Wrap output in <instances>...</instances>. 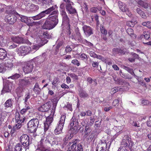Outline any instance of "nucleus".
<instances>
[{"label":"nucleus","instance_id":"0eeeda50","mask_svg":"<svg viewBox=\"0 0 151 151\" xmlns=\"http://www.w3.org/2000/svg\"><path fill=\"white\" fill-rule=\"evenodd\" d=\"M69 145L70 147L68 148L67 151H83L82 146L80 144H78L77 146L76 141L70 142Z\"/></svg>","mask_w":151,"mask_h":151},{"label":"nucleus","instance_id":"f704fd0d","mask_svg":"<svg viewBox=\"0 0 151 151\" xmlns=\"http://www.w3.org/2000/svg\"><path fill=\"white\" fill-rule=\"evenodd\" d=\"M126 139H123L122 142L121 143V144L123 146V147H127V146L129 143V140L127 139H128V137L126 136Z\"/></svg>","mask_w":151,"mask_h":151},{"label":"nucleus","instance_id":"5fc2aeb1","mask_svg":"<svg viewBox=\"0 0 151 151\" xmlns=\"http://www.w3.org/2000/svg\"><path fill=\"white\" fill-rule=\"evenodd\" d=\"M101 31V33L105 35H106L107 34V31L103 28V27L101 26L100 27Z\"/></svg>","mask_w":151,"mask_h":151},{"label":"nucleus","instance_id":"473e14b6","mask_svg":"<svg viewBox=\"0 0 151 151\" xmlns=\"http://www.w3.org/2000/svg\"><path fill=\"white\" fill-rule=\"evenodd\" d=\"M32 108V107L31 106H28L27 104H25V108L21 110L20 113L22 114H23Z\"/></svg>","mask_w":151,"mask_h":151},{"label":"nucleus","instance_id":"69168bd1","mask_svg":"<svg viewBox=\"0 0 151 151\" xmlns=\"http://www.w3.org/2000/svg\"><path fill=\"white\" fill-rule=\"evenodd\" d=\"M147 125L148 127H151V116L147 122Z\"/></svg>","mask_w":151,"mask_h":151},{"label":"nucleus","instance_id":"ddd939ff","mask_svg":"<svg viewBox=\"0 0 151 151\" xmlns=\"http://www.w3.org/2000/svg\"><path fill=\"white\" fill-rule=\"evenodd\" d=\"M58 12L57 11H53L51 14V15H54L50 17L48 19L51 21V22L53 23L54 24L56 25L57 24L58 22Z\"/></svg>","mask_w":151,"mask_h":151},{"label":"nucleus","instance_id":"7ed1b4c3","mask_svg":"<svg viewBox=\"0 0 151 151\" xmlns=\"http://www.w3.org/2000/svg\"><path fill=\"white\" fill-rule=\"evenodd\" d=\"M53 138L52 137V135L49 134L46 137L42 138L40 142L38 143L37 150L40 151H46L47 149L43 145L44 143L49 142L51 141H53Z\"/></svg>","mask_w":151,"mask_h":151},{"label":"nucleus","instance_id":"393cba45","mask_svg":"<svg viewBox=\"0 0 151 151\" xmlns=\"http://www.w3.org/2000/svg\"><path fill=\"white\" fill-rule=\"evenodd\" d=\"M56 7V5L52 6L51 7L48 8L45 11L42 12L44 14V16H45L46 14H48L51 13V14L53 11H55V10Z\"/></svg>","mask_w":151,"mask_h":151},{"label":"nucleus","instance_id":"4468645a","mask_svg":"<svg viewBox=\"0 0 151 151\" xmlns=\"http://www.w3.org/2000/svg\"><path fill=\"white\" fill-rule=\"evenodd\" d=\"M56 25L48 19H47L44 22L43 26L44 29H50L54 28Z\"/></svg>","mask_w":151,"mask_h":151},{"label":"nucleus","instance_id":"603ef678","mask_svg":"<svg viewBox=\"0 0 151 151\" xmlns=\"http://www.w3.org/2000/svg\"><path fill=\"white\" fill-rule=\"evenodd\" d=\"M141 104L142 105H146L149 104V101L146 100L142 99L141 100Z\"/></svg>","mask_w":151,"mask_h":151},{"label":"nucleus","instance_id":"4d7b16f0","mask_svg":"<svg viewBox=\"0 0 151 151\" xmlns=\"http://www.w3.org/2000/svg\"><path fill=\"white\" fill-rule=\"evenodd\" d=\"M79 57L81 58L82 60L87 59V57L85 54H81L79 55Z\"/></svg>","mask_w":151,"mask_h":151},{"label":"nucleus","instance_id":"4c0bfd02","mask_svg":"<svg viewBox=\"0 0 151 151\" xmlns=\"http://www.w3.org/2000/svg\"><path fill=\"white\" fill-rule=\"evenodd\" d=\"M95 135L93 132L90 133H89L86 137H85L88 140H92L94 138Z\"/></svg>","mask_w":151,"mask_h":151},{"label":"nucleus","instance_id":"774afa93","mask_svg":"<svg viewBox=\"0 0 151 151\" xmlns=\"http://www.w3.org/2000/svg\"><path fill=\"white\" fill-rule=\"evenodd\" d=\"M21 124H18L17 123V124H16L14 127L17 129H19L21 127Z\"/></svg>","mask_w":151,"mask_h":151},{"label":"nucleus","instance_id":"72a5a7b5","mask_svg":"<svg viewBox=\"0 0 151 151\" xmlns=\"http://www.w3.org/2000/svg\"><path fill=\"white\" fill-rule=\"evenodd\" d=\"M52 0H38V3L41 5L45 4H48L49 5L51 4Z\"/></svg>","mask_w":151,"mask_h":151},{"label":"nucleus","instance_id":"9b49d317","mask_svg":"<svg viewBox=\"0 0 151 151\" xmlns=\"http://www.w3.org/2000/svg\"><path fill=\"white\" fill-rule=\"evenodd\" d=\"M31 51V48L28 46H22L17 50V53L19 55H25Z\"/></svg>","mask_w":151,"mask_h":151},{"label":"nucleus","instance_id":"e433bc0d","mask_svg":"<svg viewBox=\"0 0 151 151\" xmlns=\"http://www.w3.org/2000/svg\"><path fill=\"white\" fill-rule=\"evenodd\" d=\"M58 98H55L52 100V109H55L56 106L57 105V104L58 101Z\"/></svg>","mask_w":151,"mask_h":151},{"label":"nucleus","instance_id":"a211bd4d","mask_svg":"<svg viewBox=\"0 0 151 151\" xmlns=\"http://www.w3.org/2000/svg\"><path fill=\"white\" fill-rule=\"evenodd\" d=\"M12 41L17 43L21 44L25 43L23 38L19 36H13L12 37Z\"/></svg>","mask_w":151,"mask_h":151},{"label":"nucleus","instance_id":"8fccbe9b","mask_svg":"<svg viewBox=\"0 0 151 151\" xmlns=\"http://www.w3.org/2000/svg\"><path fill=\"white\" fill-rule=\"evenodd\" d=\"M30 93H28L25 96L24 103L25 104H27V102L28 99L30 98Z\"/></svg>","mask_w":151,"mask_h":151},{"label":"nucleus","instance_id":"9d476101","mask_svg":"<svg viewBox=\"0 0 151 151\" xmlns=\"http://www.w3.org/2000/svg\"><path fill=\"white\" fill-rule=\"evenodd\" d=\"M32 82V78L29 77H25L23 79H19V87H23L24 86H27L30 85Z\"/></svg>","mask_w":151,"mask_h":151},{"label":"nucleus","instance_id":"a878e982","mask_svg":"<svg viewBox=\"0 0 151 151\" xmlns=\"http://www.w3.org/2000/svg\"><path fill=\"white\" fill-rule=\"evenodd\" d=\"M11 91L10 86L8 84H4V86L2 91L1 93L3 94L6 92H9Z\"/></svg>","mask_w":151,"mask_h":151},{"label":"nucleus","instance_id":"f257e3e1","mask_svg":"<svg viewBox=\"0 0 151 151\" xmlns=\"http://www.w3.org/2000/svg\"><path fill=\"white\" fill-rule=\"evenodd\" d=\"M60 14L63 17L62 26L64 27L63 32L66 35H70L71 33L69 19L65 9H60Z\"/></svg>","mask_w":151,"mask_h":151},{"label":"nucleus","instance_id":"ea45409f","mask_svg":"<svg viewBox=\"0 0 151 151\" xmlns=\"http://www.w3.org/2000/svg\"><path fill=\"white\" fill-rule=\"evenodd\" d=\"M71 134H67L65 137L63 139V141H64V144L66 145L68 140L71 139Z\"/></svg>","mask_w":151,"mask_h":151},{"label":"nucleus","instance_id":"b1692460","mask_svg":"<svg viewBox=\"0 0 151 151\" xmlns=\"http://www.w3.org/2000/svg\"><path fill=\"white\" fill-rule=\"evenodd\" d=\"M19 16L20 18V20L22 22H24L28 25L31 22V19L30 17L27 18L26 16H22L20 15V16Z\"/></svg>","mask_w":151,"mask_h":151},{"label":"nucleus","instance_id":"4be33fe9","mask_svg":"<svg viewBox=\"0 0 151 151\" xmlns=\"http://www.w3.org/2000/svg\"><path fill=\"white\" fill-rule=\"evenodd\" d=\"M15 119L16 123L18 124H22L24 122L25 120L24 117L21 116L18 113L16 114Z\"/></svg>","mask_w":151,"mask_h":151},{"label":"nucleus","instance_id":"a18cd8bd","mask_svg":"<svg viewBox=\"0 0 151 151\" xmlns=\"http://www.w3.org/2000/svg\"><path fill=\"white\" fill-rule=\"evenodd\" d=\"M119 90V89L118 87H115L111 89L110 93L111 94H113L117 92Z\"/></svg>","mask_w":151,"mask_h":151},{"label":"nucleus","instance_id":"2eb2a0df","mask_svg":"<svg viewBox=\"0 0 151 151\" xmlns=\"http://www.w3.org/2000/svg\"><path fill=\"white\" fill-rule=\"evenodd\" d=\"M70 126V129L71 130L73 129L75 131L77 130L78 128V122L75 117H72V119H71Z\"/></svg>","mask_w":151,"mask_h":151},{"label":"nucleus","instance_id":"680f3d73","mask_svg":"<svg viewBox=\"0 0 151 151\" xmlns=\"http://www.w3.org/2000/svg\"><path fill=\"white\" fill-rule=\"evenodd\" d=\"M59 82L60 81L58 80V79L57 78H55L53 80L52 83V84L54 85L56 84L57 83H59Z\"/></svg>","mask_w":151,"mask_h":151},{"label":"nucleus","instance_id":"c756f323","mask_svg":"<svg viewBox=\"0 0 151 151\" xmlns=\"http://www.w3.org/2000/svg\"><path fill=\"white\" fill-rule=\"evenodd\" d=\"M6 12L7 14H14L15 15H19V14L14 11H12V7L10 6H8L6 7Z\"/></svg>","mask_w":151,"mask_h":151},{"label":"nucleus","instance_id":"09e8293b","mask_svg":"<svg viewBox=\"0 0 151 151\" xmlns=\"http://www.w3.org/2000/svg\"><path fill=\"white\" fill-rule=\"evenodd\" d=\"M5 71L4 65L3 64H0V73H4Z\"/></svg>","mask_w":151,"mask_h":151},{"label":"nucleus","instance_id":"f8f14e48","mask_svg":"<svg viewBox=\"0 0 151 151\" xmlns=\"http://www.w3.org/2000/svg\"><path fill=\"white\" fill-rule=\"evenodd\" d=\"M20 141L23 146L25 148L28 149L29 145V138L28 135L24 134L20 137Z\"/></svg>","mask_w":151,"mask_h":151},{"label":"nucleus","instance_id":"49530a36","mask_svg":"<svg viewBox=\"0 0 151 151\" xmlns=\"http://www.w3.org/2000/svg\"><path fill=\"white\" fill-rule=\"evenodd\" d=\"M30 8V9H32V10L33 11L37 10L39 9L38 6L35 4H32L31 5Z\"/></svg>","mask_w":151,"mask_h":151},{"label":"nucleus","instance_id":"a19ab883","mask_svg":"<svg viewBox=\"0 0 151 151\" xmlns=\"http://www.w3.org/2000/svg\"><path fill=\"white\" fill-rule=\"evenodd\" d=\"M91 130L90 129L89 126H86V128L85 130V136L86 137V135H87L88 133L91 132Z\"/></svg>","mask_w":151,"mask_h":151},{"label":"nucleus","instance_id":"6ab92c4d","mask_svg":"<svg viewBox=\"0 0 151 151\" xmlns=\"http://www.w3.org/2000/svg\"><path fill=\"white\" fill-rule=\"evenodd\" d=\"M83 29L87 36H89L93 34L92 29L90 27L85 25L83 26Z\"/></svg>","mask_w":151,"mask_h":151},{"label":"nucleus","instance_id":"f3484780","mask_svg":"<svg viewBox=\"0 0 151 151\" xmlns=\"http://www.w3.org/2000/svg\"><path fill=\"white\" fill-rule=\"evenodd\" d=\"M51 105V104L50 102H47L40 106L38 108V110L42 112L46 111L49 109Z\"/></svg>","mask_w":151,"mask_h":151},{"label":"nucleus","instance_id":"052dcab7","mask_svg":"<svg viewBox=\"0 0 151 151\" xmlns=\"http://www.w3.org/2000/svg\"><path fill=\"white\" fill-rule=\"evenodd\" d=\"M132 125L134 127H140L139 125V124H137L136 122L133 121L131 123Z\"/></svg>","mask_w":151,"mask_h":151},{"label":"nucleus","instance_id":"5701e85b","mask_svg":"<svg viewBox=\"0 0 151 151\" xmlns=\"http://www.w3.org/2000/svg\"><path fill=\"white\" fill-rule=\"evenodd\" d=\"M48 35L47 32H45L43 33L42 37L39 38V40L38 42L39 43H42L43 45L46 44L47 42V41L46 40L47 37L45 36H47Z\"/></svg>","mask_w":151,"mask_h":151},{"label":"nucleus","instance_id":"39448f33","mask_svg":"<svg viewBox=\"0 0 151 151\" xmlns=\"http://www.w3.org/2000/svg\"><path fill=\"white\" fill-rule=\"evenodd\" d=\"M65 114L62 115L61 116L60 120L54 131L55 134H58L61 132L65 123Z\"/></svg>","mask_w":151,"mask_h":151},{"label":"nucleus","instance_id":"864d4df0","mask_svg":"<svg viewBox=\"0 0 151 151\" xmlns=\"http://www.w3.org/2000/svg\"><path fill=\"white\" fill-rule=\"evenodd\" d=\"M127 32L128 34L131 36H132V35H134L133 33V29L130 28L127 29Z\"/></svg>","mask_w":151,"mask_h":151},{"label":"nucleus","instance_id":"412c9836","mask_svg":"<svg viewBox=\"0 0 151 151\" xmlns=\"http://www.w3.org/2000/svg\"><path fill=\"white\" fill-rule=\"evenodd\" d=\"M70 37L73 40H78L79 42H81L82 41V37L81 36L80 32H76V35L74 34H73V33H72L71 35L70 36Z\"/></svg>","mask_w":151,"mask_h":151},{"label":"nucleus","instance_id":"cd10ccee","mask_svg":"<svg viewBox=\"0 0 151 151\" xmlns=\"http://www.w3.org/2000/svg\"><path fill=\"white\" fill-rule=\"evenodd\" d=\"M140 6L144 7L145 9H147L149 6L148 3L143 2L141 0H134Z\"/></svg>","mask_w":151,"mask_h":151},{"label":"nucleus","instance_id":"58836bf2","mask_svg":"<svg viewBox=\"0 0 151 151\" xmlns=\"http://www.w3.org/2000/svg\"><path fill=\"white\" fill-rule=\"evenodd\" d=\"M21 77V75L19 74L15 73V74L8 77V79L11 78L12 79H16Z\"/></svg>","mask_w":151,"mask_h":151},{"label":"nucleus","instance_id":"1a4fd4ad","mask_svg":"<svg viewBox=\"0 0 151 151\" xmlns=\"http://www.w3.org/2000/svg\"><path fill=\"white\" fill-rule=\"evenodd\" d=\"M64 1L66 3V9L68 13L71 14L76 13V10L72 6L73 5V2L70 0H64Z\"/></svg>","mask_w":151,"mask_h":151},{"label":"nucleus","instance_id":"dca6fc26","mask_svg":"<svg viewBox=\"0 0 151 151\" xmlns=\"http://www.w3.org/2000/svg\"><path fill=\"white\" fill-rule=\"evenodd\" d=\"M33 68V64L31 63H27L23 68V70L25 73H29L31 72Z\"/></svg>","mask_w":151,"mask_h":151},{"label":"nucleus","instance_id":"6e6d98bb","mask_svg":"<svg viewBox=\"0 0 151 151\" xmlns=\"http://www.w3.org/2000/svg\"><path fill=\"white\" fill-rule=\"evenodd\" d=\"M135 24V22H133L132 21H128L127 23V25L130 27H133L134 26Z\"/></svg>","mask_w":151,"mask_h":151},{"label":"nucleus","instance_id":"7c9ffc66","mask_svg":"<svg viewBox=\"0 0 151 151\" xmlns=\"http://www.w3.org/2000/svg\"><path fill=\"white\" fill-rule=\"evenodd\" d=\"M136 12L142 18L144 19L147 18V17L145 13L141 10L140 8L137 9Z\"/></svg>","mask_w":151,"mask_h":151},{"label":"nucleus","instance_id":"3c124183","mask_svg":"<svg viewBox=\"0 0 151 151\" xmlns=\"http://www.w3.org/2000/svg\"><path fill=\"white\" fill-rule=\"evenodd\" d=\"M124 69L127 70L129 73L131 75H134V72H133V70L130 69L129 68L125 66L124 67Z\"/></svg>","mask_w":151,"mask_h":151},{"label":"nucleus","instance_id":"bf43d9fd","mask_svg":"<svg viewBox=\"0 0 151 151\" xmlns=\"http://www.w3.org/2000/svg\"><path fill=\"white\" fill-rule=\"evenodd\" d=\"M100 10L99 9H97L96 7H92L90 9V11L92 12L96 13L97 11V9Z\"/></svg>","mask_w":151,"mask_h":151},{"label":"nucleus","instance_id":"423d86ee","mask_svg":"<svg viewBox=\"0 0 151 151\" xmlns=\"http://www.w3.org/2000/svg\"><path fill=\"white\" fill-rule=\"evenodd\" d=\"M112 141L110 140L106 143V142H101L97 145L96 151H106L109 150Z\"/></svg>","mask_w":151,"mask_h":151},{"label":"nucleus","instance_id":"e2e57ef3","mask_svg":"<svg viewBox=\"0 0 151 151\" xmlns=\"http://www.w3.org/2000/svg\"><path fill=\"white\" fill-rule=\"evenodd\" d=\"M81 96L83 97H87L88 96V95L85 92H82L80 94Z\"/></svg>","mask_w":151,"mask_h":151},{"label":"nucleus","instance_id":"79ce46f5","mask_svg":"<svg viewBox=\"0 0 151 151\" xmlns=\"http://www.w3.org/2000/svg\"><path fill=\"white\" fill-rule=\"evenodd\" d=\"M142 24L143 26L147 27L148 28H151V22H144L142 23Z\"/></svg>","mask_w":151,"mask_h":151},{"label":"nucleus","instance_id":"338daca9","mask_svg":"<svg viewBox=\"0 0 151 151\" xmlns=\"http://www.w3.org/2000/svg\"><path fill=\"white\" fill-rule=\"evenodd\" d=\"M99 63L98 62H93L92 65L94 67L97 68L98 66Z\"/></svg>","mask_w":151,"mask_h":151},{"label":"nucleus","instance_id":"6e6552de","mask_svg":"<svg viewBox=\"0 0 151 151\" xmlns=\"http://www.w3.org/2000/svg\"><path fill=\"white\" fill-rule=\"evenodd\" d=\"M118 6L120 10L123 12H125L128 17H130L132 14L127 5L124 2L119 1L118 3Z\"/></svg>","mask_w":151,"mask_h":151},{"label":"nucleus","instance_id":"13d9d810","mask_svg":"<svg viewBox=\"0 0 151 151\" xmlns=\"http://www.w3.org/2000/svg\"><path fill=\"white\" fill-rule=\"evenodd\" d=\"M119 102V100L115 99L113 101V105L115 106H118V103Z\"/></svg>","mask_w":151,"mask_h":151},{"label":"nucleus","instance_id":"0e129e2a","mask_svg":"<svg viewBox=\"0 0 151 151\" xmlns=\"http://www.w3.org/2000/svg\"><path fill=\"white\" fill-rule=\"evenodd\" d=\"M95 58H97L101 60H104V58L102 56L97 54H96Z\"/></svg>","mask_w":151,"mask_h":151},{"label":"nucleus","instance_id":"c85d7f7f","mask_svg":"<svg viewBox=\"0 0 151 151\" xmlns=\"http://www.w3.org/2000/svg\"><path fill=\"white\" fill-rule=\"evenodd\" d=\"M14 104V101L12 99L7 100L4 104V106L6 108L11 107Z\"/></svg>","mask_w":151,"mask_h":151},{"label":"nucleus","instance_id":"37998d69","mask_svg":"<svg viewBox=\"0 0 151 151\" xmlns=\"http://www.w3.org/2000/svg\"><path fill=\"white\" fill-rule=\"evenodd\" d=\"M150 32L147 31L144 32L143 33V35L144 36L146 40H148L150 37Z\"/></svg>","mask_w":151,"mask_h":151},{"label":"nucleus","instance_id":"bb28decb","mask_svg":"<svg viewBox=\"0 0 151 151\" xmlns=\"http://www.w3.org/2000/svg\"><path fill=\"white\" fill-rule=\"evenodd\" d=\"M7 54L6 51L4 49L0 48V59L3 60L7 57Z\"/></svg>","mask_w":151,"mask_h":151},{"label":"nucleus","instance_id":"f03ea898","mask_svg":"<svg viewBox=\"0 0 151 151\" xmlns=\"http://www.w3.org/2000/svg\"><path fill=\"white\" fill-rule=\"evenodd\" d=\"M8 59L5 63V67L9 70H12L13 68L19 65V62L14 57V53L10 52L8 54Z\"/></svg>","mask_w":151,"mask_h":151},{"label":"nucleus","instance_id":"c9c22d12","mask_svg":"<svg viewBox=\"0 0 151 151\" xmlns=\"http://www.w3.org/2000/svg\"><path fill=\"white\" fill-rule=\"evenodd\" d=\"M40 89L38 83H36L33 88V91L36 93H38L40 92Z\"/></svg>","mask_w":151,"mask_h":151},{"label":"nucleus","instance_id":"c03bdc74","mask_svg":"<svg viewBox=\"0 0 151 151\" xmlns=\"http://www.w3.org/2000/svg\"><path fill=\"white\" fill-rule=\"evenodd\" d=\"M71 63L73 65H76L78 67L80 65V62L76 59H73L72 60Z\"/></svg>","mask_w":151,"mask_h":151},{"label":"nucleus","instance_id":"de8ad7c7","mask_svg":"<svg viewBox=\"0 0 151 151\" xmlns=\"http://www.w3.org/2000/svg\"><path fill=\"white\" fill-rule=\"evenodd\" d=\"M22 149L21 145L18 143L15 147V151H21Z\"/></svg>","mask_w":151,"mask_h":151},{"label":"nucleus","instance_id":"2f4dec72","mask_svg":"<svg viewBox=\"0 0 151 151\" xmlns=\"http://www.w3.org/2000/svg\"><path fill=\"white\" fill-rule=\"evenodd\" d=\"M44 17H45L44 16V15L42 12L39 14H38L36 16L32 17H31L30 18L31 20L33 19V20H39Z\"/></svg>","mask_w":151,"mask_h":151},{"label":"nucleus","instance_id":"aec40b11","mask_svg":"<svg viewBox=\"0 0 151 151\" xmlns=\"http://www.w3.org/2000/svg\"><path fill=\"white\" fill-rule=\"evenodd\" d=\"M53 118L52 117H47L46 118V122L44 123V132H46L52 122Z\"/></svg>","mask_w":151,"mask_h":151},{"label":"nucleus","instance_id":"20e7f679","mask_svg":"<svg viewBox=\"0 0 151 151\" xmlns=\"http://www.w3.org/2000/svg\"><path fill=\"white\" fill-rule=\"evenodd\" d=\"M39 123V121L37 119H33L31 120L27 124L28 130L31 133L35 132Z\"/></svg>","mask_w":151,"mask_h":151}]
</instances>
